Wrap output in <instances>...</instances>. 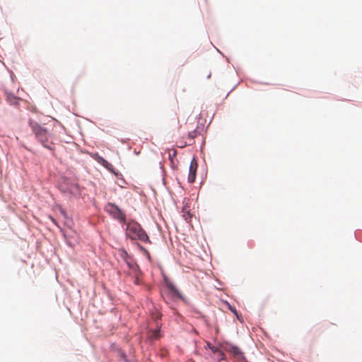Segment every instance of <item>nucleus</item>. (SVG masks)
Returning a JSON list of instances; mask_svg holds the SVG:
<instances>
[{"label":"nucleus","mask_w":362,"mask_h":362,"mask_svg":"<svg viewBox=\"0 0 362 362\" xmlns=\"http://www.w3.org/2000/svg\"><path fill=\"white\" fill-rule=\"evenodd\" d=\"M167 286L173 295H175L177 297H180L181 295H180L179 290L176 288V286L173 283H168Z\"/></svg>","instance_id":"obj_7"},{"label":"nucleus","mask_w":362,"mask_h":362,"mask_svg":"<svg viewBox=\"0 0 362 362\" xmlns=\"http://www.w3.org/2000/svg\"><path fill=\"white\" fill-rule=\"evenodd\" d=\"M105 210L113 218L119 221L120 222H125L126 216L122 209L113 203H107L105 206Z\"/></svg>","instance_id":"obj_3"},{"label":"nucleus","mask_w":362,"mask_h":362,"mask_svg":"<svg viewBox=\"0 0 362 362\" xmlns=\"http://www.w3.org/2000/svg\"><path fill=\"white\" fill-rule=\"evenodd\" d=\"M197 135V131H192V132H189L188 134V139H190V141H192Z\"/></svg>","instance_id":"obj_11"},{"label":"nucleus","mask_w":362,"mask_h":362,"mask_svg":"<svg viewBox=\"0 0 362 362\" xmlns=\"http://www.w3.org/2000/svg\"><path fill=\"white\" fill-rule=\"evenodd\" d=\"M174 120L175 121V122L178 124H179V119H178V117L175 116V118H174Z\"/></svg>","instance_id":"obj_13"},{"label":"nucleus","mask_w":362,"mask_h":362,"mask_svg":"<svg viewBox=\"0 0 362 362\" xmlns=\"http://www.w3.org/2000/svg\"><path fill=\"white\" fill-rule=\"evenodd\" d=\"M224 350L233 355V356L238 361L244 359V354L241 350L236 346L233 344H226L224 346Z\"/></svg>","instance_id":"obj_4"},{"label":"nucleus","mask_w":362,"mask_h":362,"mask_svg":"<svg viewBox=\"0 0 362 362\" xmlns=\"http://www.w3.org/2000/svg\"><path fill=\"white\" fill-rule=\"evenodd\" d=\"M197 161L195 158H194L190 163L189 170V175H188V182L189 183H193L196 180V174L197 170Z\"/></svg>","instance_id":"obj_5"},{"label":"nucleus","mask_w":362,"mask_h":362,"mask_svg":"<svg viewBox=\"0 0 362 362\" xmlns=\"http://www.w3.org/2000/svg\"><path fill=\"white\" fill-rule=\"evenodd\" d=\"M182 216L187 222L189 223L192 218V214L189 211H186V209H184Z\"/></svg>","instance_id":"obj_8"},{"label":"nucleus","mask_w":362,"mask_h":362,"mask_svg":"<svg viewBox=\"0 0 362 362\" xmlns=\"http://www.w3.org/2000/svg\"><path fill=\"white\" fill-rule=\"evenodd\" d=\"M7 100L12 105H17L19 103V98L13 96V95H8Z\"/></svg>","instance_id":"obj_9"},{"label":"nucleus","mask_w":362,"mask_h":362,"mask_svg":"<svg viewBox=\"0 0 362 362\" xmlns=\"http://www.w3.org/2000/svg\"><path fill=\"white\" fill-rule=\"evenodd\" d=\"M126 234L132 240H139L144 243H151L148 235L137 222L132 221L127 224Z\"/></svg>","instance_id":"obj_2"},{"label":"nucleus","mask_w":362,"mask_h":362,"mask_svg":"<svg viewBox=\"0 0 362 362\" xmlns=\"http://www.w3.org/2000/svg\"><path fill=\"white\" fill-rule=\"evenodd\" d=\"M218 353V357H219V362H222L223 361H225L226 360V354L221 351H219Z\"/></svg>","instance_id":"obj_12"},{"label":"nucleus","mask_w":362,"mask_h":362,"mask_svg":"<svg viewBox=\"0 0 362 362\" xmlns=\"http://www.w3.org/2000/svg\"><path fill=\"white\" fill-rule=\"evenodd\" d=\"M231 310H232V312H233L235 314H236V315H237V313H236V310H234V309H231Z\"/></svg>","instance_id":"obj_14"},{"label":"nucleus","mask_w":362,"mask_h":362,"mask_svg":"<svg viewBox=\"0 0 362 362\" xmlns=\"http://www.w3.org/2000/svg\"><path fill=\"white\" fill-rule=\"evenodd\" d=\"M160 330L159 329H156L154 331L152 332V334L150 336V337L152 339H158L160 335Z\"/></svg>","instance_id":"obj_10"},{"label":"nucleus","mask_w":362,"mask_h":362,"mask_svg":"<svg viewBox=\"0 0 362 362\" xmlns=\"http://www.w3.org/2000/svg\"><path fill=\"white\" fill-rule=\"evenodd\" d=\"M92 158L95 159L98 163L102 165L103 167L109 170L110 171L113 170V166L111 163L107 162L105 158L100 156L98 153H93Z\"/></svg>","instance_id":"obj_6"},{"label":"nucleus","mask_w":362,"mask_h":362,"mask_svg":"<svg viewBox=\"0 0 362 362\" xmlns=\"http://www.w3.org/2000/svg\"><path fill=\"white\" fill-rule=\"evenodd\" d=\"M210 77H211V74H209L207 75V78H209Z\"/></svg>","instance_id":"obj_15"},{"label":"nucleus","mask_w":362,"mask_h":362,"mask_svg":"<svg viewBox=\"0 0 362 362\" xmlns=\"http://www.w3.org/2000/svg\"><path fill=\"white\" fill-rule=\"evenodd\" d=\"M28 124L36 139L40 142L44 147L52 150V142L51 141V134L48 130L33 119H30Z\"/></svg>","instance_id":"obj_1"}]
</instances>
